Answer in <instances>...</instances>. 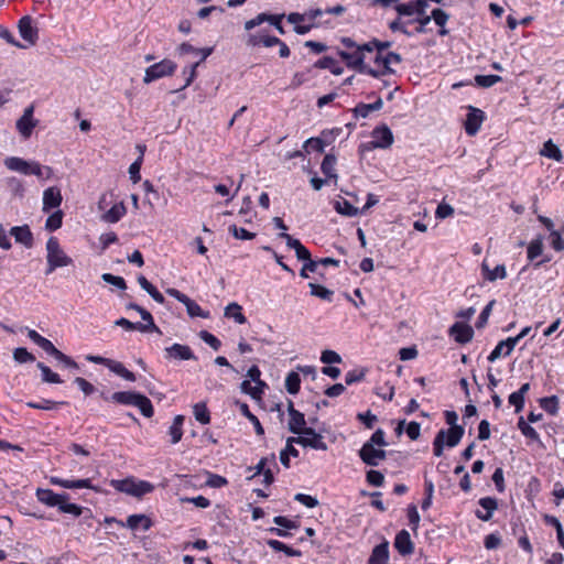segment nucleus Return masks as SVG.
<instances>
[{
  "label": "nucleus",
  "mask_w": 564,
  "mask_h": 564,
  "mask_svg": "<svg viewBox=\"0 0 564 564\" xmlns=\"http://www.w3.org/2000/svg\"><path fill=\"white\" fill-rule=\"evenodd\" d=\"M340 58L346 63V66L350 69H354L360 74L369 75L373 78H380L386 75L393 74L394 70L391 68L392 64H400L402 62V57L399 53L388 52L384 54V59H382V68H371L366 63H362L360 56H348L346 54H340Z\"/></svg>",
  "instance_id": "obj_1"
},
{
  "label": "nucleus",
  "mask_w": 564,
  "mask_h": 564,
  "mask_svg": "<svg viewBox=\"0 0 564 564\" xmlns=\"http://www.w3.org/2000/svg\"><path fill=\"white\" fill-rule=\"evenodd\" d=\"M341 45L345 50H339L337 52L338 56L340 54H346L348 56H360L362 63H366L367 54H373L375 52L383 54V52L391 46L390 42H382L378 39H372L369 42L358 44L351 37L344 36L340 39Z\"/></svg>",
  "instance_id": "obj_2"
},
{
  "label": "nucleus",
  "mask_w": 564,
  "mask_h": 564,
  "mask_svg": "<svg viewBox=\"0 0 564 564\" xmlns=\"http://www.w3.org/2000/svg\"><path fill=\"white\" fill-rule=\"evenodd\" d=\"M101 398L105 401H111L113 403L122 404V405H131L135 406L140 410L141 414L148 419L154 415V409L151 400L139 392L135 391H118L113 392L110 397L106 395L104 392L101 393Z\"/></svg>",
  "instance_id": "obj_3"
},
{
  "label": "nucleus",
  "mask_w": 564,
  "mask_h": 564,
  "mask_svg": "<svg viewBox=\"0 0 564 564\" xmlns=\"http://www.w3.org/2000/svg\"><path fill=\"white\" fill-rule=\"evenodd\" d=\"M35 496L41 503L47 507H57L62 513L73 514L76 518L83 513V507L68 502V494H56L52 489L37 488Z\"/></svg>",
  "instance_id": "obj_4"
},
{
  "label": "nucleus",
  "mask_w": 564,
  "mask_h": 564,
  "mask_svg": "<svg viewBox=\"0 0 564 564\" xmlns=\"http://www.w3.org/2000/svg\"><path fill=\"white\" fill-rule=\"evenodd\" d=\"M28 337L40 348H42L47 355L54 357L62 367L78 370L79 365L69 356L57 349L54 344L37 333L35 329L28 328Z\"/></svg>",
  "instance_id": "obj_5"
},
{
  "label": "nucleus",
  "mask_w": 564,
  "mask_h": 564,
  "mask_svg": "<svg viewBox=\"0 0 564 564\" xmlns=\"http://www.w3.org/2000/svg\"><path fill=\"white\" fill-rule=\"evenodd\" d=\"M46 275L53 273L57 268L68 267L73 264V259L64 252L56 237L52 236L48 238V240L46 241Z\"/></svg>",
  "instance_id": "obj_6"
},
{
  "label": "nucleus",
  "mask_w": 564,
  "mask_h": 564,
  "mask_svg": "<svg viewBox=\"0 0 564 564\" xmlns=\"http://www.w3.org/2000/svg\"><path fill=\"white\" fill-rule=\"evenodd\" d=\"M110 486L119 492H124L135 498H142L154 490L153 484L147 480H138L134 477L112 479Z\"/></svg>",
  "instance_id": "obj_7"
},
{
  "label": "nucleus",
  "mask_w": 564,
  "mask_h": 564,
  "mask_svg": "<svg viewBox=\"0 0 564 564\" xmlns=\"http://www.w3.org/2000/svg\"><path fill=\"white\" fill-rule=\"evenodd\" d=\"M178 51L181 54L200 55V58L198 62H196V63L192 64L189 67H185L183 69V75L185 76V83H184V85H182L180 88L175 89L174 91L185 89L194 82V79L197 76V72H196L197 66L213 53V47L196 48L192 44L185 42L180 45Z\"/></svg>",
  "instance_id": "obj_8"
},
{
  "label": "nucleus",
  "mask_w": 564,
  "mask_h": 564,
  "mask_svg": "<svg viewBox=\"0 0 564 564\" xmlns=\"http://www.w3.org/2000/svg\"><path fill=\"white\" fill-rule=\"evenodd\" d=\"M176 63L169 58H164L145 69L143 83L149 84L162 77L170 76L176 70Z\"/></svg>",
  "instance_id": "obj_9"
},
{
  "label": "nucleus",
  "mask_w": 564,
  "mask_h": 564,
  "mask_svg": "<svg viewBox=\"0 0 564 564\" xmlns=\"http://www.w3.org/2000/svg\"><path fill=\"white\" fill-rule=\"evenodd\" d=\"M166 293L185 305L187 314L191 317H202L208 318L209 312L204 311L194 300L188 297L186 294L182 293L177 289L170 288L166 290Z\"/></svg>",
  "instance_id": "obj_10"
},
{
  "label": "nucleus",
  "mask_w": 564,
  "mask_h": 564,
  "mask_svg": "<svg viewBox=\"0 0 564 564\" xmlns=\"http://www.w3.org/2000/svg\"><path fill=\"white\" fill-rule=\"evenodd\" d=\"M295 437V444L303 447H311L317 451L327 449V444L324 442L323 436L312 427L305 429L302 435Z\"/></svg>",
  "instance_id": "obj_11"
},
{
  "label": "nucleus",
  "mask_w": 564,
  "mask_h": 564,
  "mask_svg": "<svg viewBox=\"0 0 564 564\" xmlns=\"http://www.w3.org/2000/svg\"><path fill=\"white\" fill-rule=\"evenodd\" d=\"M467 109L468 113L466 115L464 129L468 135L473 137L480 130V127L486 119V113L481 109L473 106H468Z\"/></svg>",
  "instance_id": "obj_12"
},
{
  "label": "nucleus",
  "mask_w": 564,
  "mask_h": 564,
  "mask_svg": "<svg viewBox=\"0 0 564 564\" xmlns=\"http://www.w3.org/2000/svg\"><path fill=\"white\" fill-rule=\"evenodd\" d=\"M360 459L367 466H378L381 460H384L387 453L382 448H376L370 443H365L358 452Z\"/></svg>",
  "instance_id": "obj_13"
},
{
  "label": "nucleus",
  "mask_w": 564,
  "mask_h": 564,
  "mask_svg": "<svg viewBox=\"0 0 564 564\" xmlns=\"http://www.w3.org/2000/svg\"><path fill=\"white\" fill-rule=\"evenodd\" d=\"M34 107L29 106L24 109L23 115L17 121V130L24 138L29 139L37 126L39 121L33 118Z\"/></svg>",
  "instance_id": "obj_14"
},
{
  "label": "nucleus",
  "mask_w": 564,
  "mask_h": 564,
  "mask_svg": "<svg viewBox=\"0 0 564 564\" xmlns=\"http://www.w3.org/2000/svg\"><path fill=\"white\" fill-rule=\"evenodd\" d=\"M371 147L373 149H388L393 143V134L387 124L376 127L371 133Z\"/></svg>",
  "instance_id": "obj_15"
},
{
  "label": "nucleus",
  "mask_w": 564,
  "mask_h": 564,
  "mask_svg": "<svg viewBox=\"0 0 564 564\" xmlns=\"http://www.w3.org/2000/svg\"><path fill=\"white\" fill-rule=\"evenodd\" d=\"M288 413H289V431L293 434L302 435L306 426L305 415L294 408V403L290 400L288 404Z\"/></svg>",
  "instance_id": "obj_16"
},
{
  "label": "nucleus",
  "mask_w": 564,
  "mask_h": 564,
  "mask_svg": "<svg viewBox=\"0 0 564 564\" xmlns=\"http://www.w3.org/2000/svg\"><path fill=\"white\" fill-rule=\"evenodd\" d=\"M50 484L59 486L65 489H91L96 492L99 491V488L94 486L89 478L85 479H63L57 476L50 477Z\"/></svg>",
  "instance_id": "obj_17"
},
{
  "label": "nucleus",
  "mask_w": 564,
  "mask_h": 564,
  "mask_svg": "<svg viewBox=\"0 0 564 564\" xmlns=\"http://www.w3.org/2000/svg\"><path fill=\"white\" fill-rule=\"evenodd\" d=\"M480 509L475 510L478 520L490 521L494 513L498 510V499L495 497H482L478 500Z\"/></svg>",
  "instance_id": "obj_18"
},
{
  "label": "nucleus",
  "mask_w": 564,
  "mask_h": 564,
  "mask_svg": "<svg viewBox=\"0 0 564 564\" xmlns=\"http://www.w3.org/2000/svg\"><path fill=\"white\" fill-rule=\"evenodd\" d=\"M448 335L453 337L456 343L464 345L471 341L474 329L468 324L456 322L449 327Z\"/></svg>",
  "instance_id": "obj_19"
},
{
  "label": "nucleus",
  "mask_w": 564,
  "mask_h": 564,
  "mask_svg": "<svg viewBox=\"0 0 564 564\" xmlns=\"http://www.w3.org/2000/svg\"><path fill=\"white\" fill-rule=\"evenodd\" d=\"M19 33L21 37L30 45H34L39 39V31L33 26V20L30 15H24L19 20Z\"/></svg>",
  "instance_id": "obj_20"
},
{
  "label": "nucleus",
  "mask_w": 564,
  "mask_h": 564,
  "mask_svg": "<svg viewBox=\"0 0 564 564\" xmlns=\"http://www.w3.org/2000/svg\"><path fill=\"white\" fill-rule=\"evenodd\" d=\"M165 357L169 359H176V360L196 359V357L189 346L177 344V343L165 348Z\"/></svg>",
  "instance_id": "obj_21"
},
{
  "label": "nucleus",
  "mask_w": 564,
  "mask_h": 564,
  "mask_svg": "<svg viewBox=\"0 0 564 564\" xmlns=\"http://www.w3.org/2000/svg\"><path fill=\"white\" fill-rule=\"evenodd\" d=\"M393 545L399 554L403 556L410 555L414 552V543L411 540L410 533L405 529L397 533Z\"/></svg>",
  "instance_id": "obj_22"
},
{
  "label": "nucleus",
  "mask_w": 564,
  "mask_h": 564,
  "mask_svg": "<svg viewBox=\"0 0 564 564\" xmlns=\"http://www.w3.org/2000/svg\"><path fill=\"white\" fill-rule=\"evenodd\" d=\"M280 237L285 240L286 246L295 251L299 260L306 261L312 259L311 251L299 240L286 232H281Z\"/></svg>",
  "instance_id": "obj_23"
},
{
  "label": "nucleus",
  "mask_w": 564,
  "mask_h": 564,
  "mask_svg": "<svg viewBox=\"0 0 564 564\" xmlns=\"http://www.w3.org/2000/svg\"><path fill=\"white\" fill-rule=\"evenodd\" d=\"M63 200L59 188L48 187L43 193V210L50 212L51 209L61 206Z\"/></svg>",
  "instance_id": "obj_24"
},
{
  "label": "nucleus",
  "mask_w": 564,
  "mask_h": 564,
  "mask_svg": "<svg viewBox=\"0 0 564 564\" xmlns=\"http://www.w3.org/2000/svg\"><path fill=\"white\" fill-rule=\"evenodd\" d=\"M514 347H516V340L509 339V337L507 339L500 340L496 345V347L491 350V352L489 354L487 359H488V361L494 362L498 358H500L502 355L509 356L513 351Z\"/></svg>",
  "instance_id": "obj_25"
},
{
  "label": "nucleus",
  "mask_w": 564,
  "mask_h": 564,
  "mask_svg": "<svg viewBox=\"0 0 564 564\" xmlns=\"http://www.w3.org/2000/svg\"><path fill=\"white\" fill-rule=\"evenodd\" d=\"M481 275L486 281L494 282L498 279H506L507 270L505 264H498L494 269H490L487 261L484 260L481 263Z\"/></svg>",
  "instance_id": "obj_26"
},
{
  "label": "nucleus",
  "mask_w": 564,
  "mask_h": 564,
  "mask_svg": "<svg viewBox=\"0 0 564 564\" xmlns=\"http://www.w3.org/2000/svg\"><path fill=\"white\" fill-rule=\"evenodd\" d=\"M389 561V543L383 541L376 545L368 558L367 564H387Z\"/></svg>",
  "instance_id": "obj_27"
},
{
  "label": "nucleus",
  "mask_w": 564,
  "mask_h": 564,
  "mask_svg": "<svg viewBox=\"0 0 564 564\" xmlns=\"http://www.w3.org/2000/svg\"><path fill=\"white\" fill-rule=\"evenodd\" d=\"M10 234L14 237L15 241L22 243L26 248L33 246V235L29 226L12 227Z\"/></svg>",
  "instance_id": "obj_28"
},
{
  "label": "nucleus",
  "mask_w": 564,
  "mask_h": 564,
  "mask_svg": "<svg viewBox=\"0 0 564 564\" xmlns=\"http://www.w3.org/2000/svg\"><path fill=\"white\" fill-rule=\"evenodd\" d=\"M126 525L131 530L142 529L143 531H148L153 525V522L150 517L147 514H131L127 518Z\"/></svg>",
  "instance_id": "obj_29"
},
{
  "label": "nucleus",
  "mask_w": 564,
  "mask_h": 564,
  "mask_svg": "<svg viewBox=\"0 0 564 564\" xmlns=\"http://www.w3.org/2000/svg\"><path fill=\"white\" fill-rule=\"evenodd\" d=\"M313 67L319 69H329L334 75H340L344 72V68L332 56H323L314 63Z\"/></svg>",
  "instance_id": "obj_30"
},
{
  "label": "nucleus",
  "mask_w": 564,
  "mask_h": 564,
  "mask_svg": "<svg viewBox=\"0 0 564 564\" xmlns=\"http://www.w3.org/2000/svg\"><path fill=\"white\" fill-rule=\"evenodd\" d=\"M295 436H291L286 440L285 448L280 453V462L285 467H290V456L299 457L300 452L294 447Z\"/></svg>",
  "instance_id": "obj_31"
},
{
  "label": "nucleus",
  "mask_w": 564,
  "mask_h": 564,
  "mask_svg": "<svg viewBox=\"0 0 564 564\" xmlns=\"http://www.w3.org/2000/svg\"><path fill=\"white\" fill-rule=\"evenodd\" d=\"M31 162H28L18 156H9L4 160V165L11 171H17L21 174L28 175Z\"/></svg>",
  "instance_id": "obj_32"
},
{
  "label": "nucleus",
  "mask_w": 564,
  "mask_h": 564,
  "mask_svg": "<svg viewBox=\"0 0 564 564\" xmlns=\"http://www.w3.org/2000/svg\"><path fill=\"white\" fill-rule=\"evenodd\" d=\"M465 430L463 426H454L445 430V445L448 447H455L459 444L463 438Z\"/></svg>",
  "instance_id": "obj_33"
},
{
  "label": "nucleus",
  "mask_w": 564,
  "mask_h": 564,
  "mask_svg": "<svg viewBox=\"0 0 564 564\" xmlns=\"http://www.w3.org/2000/svg\"><path fill=\"white\" fill-rule=\"evenodd\" d=\"M138 283L140 286L149 293V295L159 304H163L165 302L164 296L161 292L151 283L148 281V279L144 275L138 276Z\"/></svg>",
  "instance_id": "obj_34"
},
{
  "label": "nucleus",
  "mask_w": 564,
  "mask_h": 564,
  "mask_svg": "<svg viewBox=\"0 0 564 564\" xmlns=\"http://www.w3.org/2000/svg\"><path fill=\"white\" fill-rule=\"evenodd\" d=\"M107 368L127 381L134 382L137 380L135 375L129 369H127L120 361L110 359V362Z\"/></svg>",
  "instance_id": "obj_35"
},
{
  "label": "nucleus",
  "mask_w": 564,
  "mask_h": 564,
  "mask_svg": "<svg viewBox=\"0 0 564 564\" xmlns=\"http://www.w3.org/2000/svg\"><path fill=\"white\" fill-rule=\"evenodd\" d=\"M107 368L127 381L134 382L137 380L135 375L129 369H127L120 361L110 359V362Z\"/></svg>",
  "instance_id": "obj_36"
},
{
  "label": "nucleus",
  "mask_w": 564,
  "mask_h": 564,
  "mask_svg": "<svg viewBox=\"0 0 564 564\" xmlns=\"http://www.w3.org/2000/svg\"><path fill=\"white\" fill-rule=\"evenodd\" d=\"M240 413L247 417L253 425L256 434L259 436L264 435V429L259 419L250 411L249 405L245 402L238 403Z\"/></svg>",
  "instance_id": "obj_37"
},
{
  "label": "nucleus",
  "mask_w": 564,
  "mask_h": 564,
  "mask_svg": "<svg viewBox=\"0 0 564 564\" xmlns=\"http://www.w3.org/2000/svg\"><path fill=\"white\" fill-rule=\"evenodd\" d=\"M542 156L552 159L556 162H562L563 154L560 148L550 139L544 142L542 150L540 151Z\"/></svg>",
  "instance_id": "obj_38"
},
{
  "label": "nucleus",
  "mask_w": 564,
  "mask_h": 564,
  "mask_svg": "<svg viewBox=\"0 0 564 564\" xmlns=\"http://www.w3.org/2000/svg\"><path fill=\"white\" fill-rule=\"evenodd\" d=\"M335 165L336 156L334 154L327 153L322 161L321 170L328 180H337V174L335 173Z\"/></svg>",
  "instance_id": "obj_39"
},
{
  "label": "nucleus",
  "mask_w": 564,
  "mask_h": 564,
  "mask_svg": "<svg viewBox=\"0 0 564 564\" xmlns=\"http://www.w3.org/2000/svg\"><path fill=\"white\" fill-rule=\"evenodd\" d=\"M62 405H67L66 401H53L48 399H42L41 401H28L26 406L35 410H55Z\"/></svg>",
  "instance_id": "obj_40"
},
{
  "label": "nucleus",
  "mask_w": 564,
  "mask_h": 564,
  "mask_svg": "<svg viewBox=\"0 0 564 564\" xmlns=\"http://www.w3.org/2000/svg\"><path fill=\"white\" fill-rule=\"evenodd\" d=\"M267 544L273 551L283 552L286 556H295V557L302 556V552L300 550L293 549L279 540L270 539L267 541Z\"/></svg>",
  "instance_id": "obj_41"
},
{
  "label": "nucleus",
  "mask_w": 564,
  "mask_h": 564,
  "mask_svg": "<svg viewBox=\"0 0 564 564\" xmlns=\"http://www.w3.org/2000/svg\"><path fill=\"white\" fill-rule=\"evenodd\" d=\"M225 316L234 318L238 324L247 323V317L242 313V307L236 302L229 303L225 308Z\"/></svg>",
  "instance_id": "obj_42"
},
{
  "label": "nucleus",
  "mask_w": 564,
  "mask_h": 564,
  "mask_svg": "<svg viewBox=\"0 0 564 564\" xmlns=\"http://www.w3.org/2000/svg\"><path fill=\"white\" fill-rule=\"evenodd\" d=\"M431 19L434 20L435 24L440 26L438 34L441 36H444L448 33V31L445 29V25L449 19L448 13H446L444 10L436 8L432 10Z\"/></svg>",
  "instance_id": "obj_43"
},
{
  "label": "nucleus",
  "mask_w": 564,
  "mask_h": 564,
  "mask_svg": "<svg viewBox=\"0 0 564 564\" xmlns=\"http://www.w3.org/2000/svg\"><path fill=\"white\" fill-rule=\"evenodd\" d=\"M183 424H184V416L176 415L173 420L172 425L170 426V430H169V434L171 436L172 444H176L182 440Z\"/></svg>",
  "instance_id": "obj_44"
},
{
  "label": "nucleus",
  "mask_w": 564,
  "mask_h": 564,
  "mask_svg": "<svg viewBox=\"0 0 564 564\" xmlns=\"http://www.w3.org/2000/svg\"><path fill=\"white\" fill-rule=\"evenodd\" d=\"M127 213V208L122 202L115 204L105 215L106 221L115 224L119 221Z\"/></svg>",
  "instance_id": "obj_45"
},
{
  "label": "nucleus",
  "mask_w": 564,
  "mask_h": 564,
  "mask_svg": "<svg viewBox=\"0 0 564 564\" xmlns=\"http://www.w3.org/2000/svg\"><path fill=\"white\" fill-rule=\"evenodd\" d=\"M543 253V239L541 236L532 239L527 248V258L529 261H534Z\"/></svg>",
  "instance_id": "obj_46"
},
{
  "label": "nucleus",
  "mask_w": 564,
  "mask_h": 564,
  "mask_svg": "<svg viewBox=\"0 0 564 564\" xmlns=\"http://www.w3.org/2000/svg\"><path fill=\"white\" fill-rule=\"evenodd\" d=\"M540 406L550 415H556L560 409V401L556 395L544 397L539 400Z\"/></svg>",
  "instance_id": "obj_47"
},
{
  "label": "nucleus",
  "mask_w": 564,
  "mask_h": 564,
  "mask_svg": "<svg viewBox=\"0 0 564 564\" xmlns=\"http://www.w3.org/2000/svg\"><path fill=\"white\" fill-rule=\"evenodd\" d=\"M36 367L41 370L42 373V381L46 383H62L63 380L61 379L59 375L54 372L48 366H46L44 362L39 361L36 364Z\"/></svg>",
  "instance_id": "obj_48"
},
{
  "label": "nucleus",
  "mask_w": 564,
  "mask_h": 564,
  "mask_svg": "<svg viewBox=\"0 0 564 564\" xmlns=\"http://www.w3.org/2000/svg\"><path fill=\"white\" fill-rule=\"evenodd\" d=\"M311 295L319 297L324 301L332 302L334 292L324 285L317 283H308Z\"/></svg>",
  "instance_id": "obj_49"
},
{
  "label": "nucleus",
  "mask_w": 564,
  "mask_h": 564,
  "mask_svg": "<svg viewBox=\"0 0 564 564\" xmlns=\"http://www.w3.org/2000/svg\"><path fill=\"white\" fill-rule=\"evenodd\" d=\"M285 389L290 394H297L301 389V378L295 371L288 373L285 378Z\"/></svg>",
  "instance_id": "obj_50"
},
{
  "label": "nucleus",
  "mask_w": 564,
  "mask_h": 564,
  "mask_svg": "<svg viewBox=\"0 0 564 564\" xmlns=\"http://www.w3.org/2000/svg\"><path fill=\"white\" fill-rule=\"evenodd\" d=\"M28 175H35L39 178H50L53 175L51 166H42L37 162H31Z\"/></svg>",
  "instance_id": "obj_51"
},
{
  "label": "nucleus",
  "mask_w": 564,
  "mask_h": 564,
  "mask_svg": "<svg viewBox=\"0 0 564 564\" xmlns=\"http://www.w3.org/2000/svg\"><path fill=\"white\" fill-rule=\"evenodd\" d=\"M193 414L200 424H208L210 422V413L205 403L199 402L193 406Z\"/></svg>",
  "instance_id": "obj_52"
},
{
  "label": "nucleus",
  "mask_w": 564,
  "mask_h": 564,
  "mask_svg": "<svg viewBox=\"0 0 564 564\" xmlns=\"http://www.w3.org/2000/svg\"><path fill=\"white\" fill-rule=\"evenodd\" d=\"M63 212L56 210L53 214H51L45 223V229L48 231H55L59 229L63 225Z\"/></svg>",
  "instance_id": "obj_53"
},
{
  "label": "nucleus",
  "mask_w": 564,
  "mask_h": 564,
  "mask_svg": "<svg viewBox=\"0 0 564 564\" xmlns=\"http://www.w3.org/2000/svg\"><path fill=\"white\" fill-rule=\"evenodd\" d=\"M312 68L313 67L306 68L302 72H296L291 79L290 87L295 89L302 86L305 82L310 80L312 77Z\"/></svg>",
  "instance_id": "obj_54"
},
{
  "label": "nucleus",
  "mask_w": 564,
  "mask_h": 564,
  "mask_svg": "<svg viewBox=\"0 0 564 564\" xmlns=\"http://www.w3.org/2000/svg\"><path fill=\"white\" fill-rule=\"evenodd\" d=\"M329 144V140H324L323 138H310L304 142V149L306 151L314 150L317 152H323L325 147Z\"/></svg>",
  "instance_id": "obj_55"
},
{
  "label": "nucleus",
  "mask_w": 564,
  "mask_h": 564,
  "mask_svg": "<svg viewBox=\"0 0 564 564\" xmlns=\"http://www.w3.org/2000/svg\"><path fill=\"white\" fill-rule=\"evenodd\" d=\"M335 209L337 213L348 217H354L358 214V208L346 199L337 202L335 205Z\"/></svg>",
  "instance_id": "obj_56"
},
{
  "label": "nucleus",
  "mask_w": 564,
  "mask_h": 564,
  "mask_svg": "<svg viewBox=\"0 0 564 564\" xmlns=\"http://www.w3.org/2000/svg\"><path fill=\"white\" fill-rule=\"evenodd\" d=\"M13 359L18 364H26V362H33L35 360V356L30 352L24 347H18L13 350Z\"/></svg>",
  "instance_id": "obj_57"
},
{
  "label": "nucleus",
  "mask_w": 564,
  "mask_h": 564,
  "mask_svg": "<svg viewBox=\"0 0 564 564\" xmlns=\"http://www.w3.org/2000/svg\"><path fill=\"white\" fill-rule=\"evenodd\" d=\"M502 78L498 75H476L475 82L479 87L489 88L497 83H500Z\"/></svg>",
  "instance_id": "obj_58"
},
{
  "label": "nucleus",
  "mask_w": 564,
  "mask_h": 564,
  "mask_svg": "<svg viewBox=\"0 0 564 564\" xmlns=\"http://www.w3.org/2000/svg\"><path fill=\"white\" fill-rule=\"evenodd\" d=\"M228 231L239 240H251L256 237L254 232H251L242 227H238L237 225H230L228 227Z\"/></svg>",
  "instance_id": "obj_59"
},
{
  "label": "nucleus",
  "mask_w": 564,
  "mask_h": 564,
  "mask_svg": "<svg viewBox=\"0 0 564 564\" xmlns=\"http://www.w3.org/2000/svg\"><path fill=\"white\" fill-rule=\"evenodd\" d=\"M366 480L369 485L381 487L384 484V475L376 469H370L366 473Z\"/></svg>",
  "instance_id": "obj_60"
},
{
  "label": "nucleus",
  "mask_w": 564,
  "mask_h": 564,
  "mask_svg": "<svg viewBox=\"0 0 564 564\" xmlns=\"http://www.w3.org/2000/svg\"><path fill=\"white\" fill-rule=\"evenodd\" d=\"M406 516L409 520V525L414 532H416L420 524V514L415 505L408 506Z\"/></svg>",
  "instance_id": "obj_61"
},
{
  "label": "nucleus",
  "mask_w": 564,
  "mask_h": 564,
  "mask_svg": "<svg viewBox=\"0 0 564 564\" xmlns=\"http://www.w3.org/2000/svg\"><path fill=\"white\" fill-rule=\"evenodd\" d=\"M140 316L145 322V324H143V326L145 327V333H161L160 328L154 323L153 316L149 311H147L145 308L141 310Z\"/></svg>",
  "instance_id": "obj_62"
},
{
  "label": "nucleus",
  "mask_w": 564,
  "mask_h": 564,
  "mask_svg": "<svg viewBox=\"0 0 564 564\" xmlns=\"http://www.w3.org/2000/svg\"><path fill=\"white\" fill-rule=\"evenodd\" d=\"M240 388L243 393L249 394L253 399H260L263 393V388H261L259 386L252 387L250 381H248V380H243L241 382Z\"/></svg>",
  "instance_id": "obj_63"
},
{
  "label": "nucleus",
  "mask_w": 564,
  "mask_h": 564,
  "mask_svg": "<svg viewBox=\"0 0 564 564\" xmlns=\"http://www.w3.org/2000/svg\"><path fill=\"white\" fill-rule=\"evenodd\" d=\"M228 485L227 478L218 474L208 473L206 486L210 488H223Z\"/></svg>",
  "instance_id": "obj_64"
}]
</instances>
